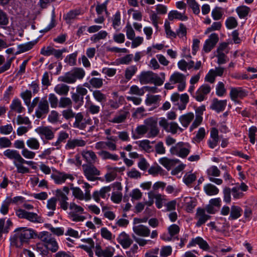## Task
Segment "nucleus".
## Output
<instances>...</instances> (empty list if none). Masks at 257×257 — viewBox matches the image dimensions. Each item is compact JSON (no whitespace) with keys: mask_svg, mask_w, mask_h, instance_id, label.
Masks as SVG:
<instances>
[{"mask_svg":"<svg viewBox=\"0 0 257 257\" xmlns=\"http://www.w3.org/2000/svg\"><path fill=\"white\" fill-rule=\"evenodd\" d=\"M81 155L87 163V164H94L97 159L95 153L91 150H83L81 152Z\"/></svg>","mask_w":257,"mask_h":257,"instance_id":"obj_23","label":"nucleus"},{"mask_svg":"<svg viewBox=\"0 0 257 257\" xmlns=\"http://www.w3.org/2000/svg\"><path fill=\"white\" fill-rule=\"evenodd\" d=\"M92 95L96 101L100 103L105 102L106 100V95L98 90L93 91Z\"/></svg>","mask_w":257,"mask_h":257,"instance_id":"obj_51","label":"nucleus"},{"mask_svg":"<svg viewBox=\"0 0 257 257\" xmlns=\"http://www.w3.org/2000/svg\"><path fill=\"white\" fill-rule=\"evenodd\" d=\"M140 148L142 150L149 153L152 151V147L150 145V142L148 140H145L141 141L136 142Z\"/></svg>","mask_w":257,"mask_h":257,"instance_id":"obj_46","label":"nucleus"},{"mask_svg":"<svg viewBox=\"0 0 257 257\" xmlns=\"http://www.w3.org/2000/svg\"><path fill=\"white\" fill-rule=\"evenodd\" d=\"M56 203L57 200L56 196L48 200L47 207L48 209L51 210V211L48 213V216H51L54 214V211L56 209Z\"/></svg>","mask_w":257,"mask_h":257,"instance_id":"obj_41","label":"nucleus"},{"mask_svg":"<svg viewBox=\"0 0 257 257\" xmlns=\"http://www.w3.org/2000/svg\"><path fill=\"white\" fill-rule=\"evenodd\" d=\"M81 241L87 243L88 245H80L79 247L88 252L89 257H93V252L92 249L94 247V242L92 239H82Z\"/></svg>","mask_w":257,"mask_h":257,"instance_id":"obj_29","label":"nucleus"},{"mask_svg":"<svg viewBox=\"0 0 257 257\" xmlns=\"http://www.w3.org/2000/svg\"><path fill=\"white\" fill-rule=\"evenodd\" d=\"M87 112L91 114H98L100 111V107L90 102L87 107Z\"/></svg>","mask_w":257,"mask_h":257,"instance_id":"obj_57","label":"nucleus"},{"mask_svg":"<svg viewBox=\"0 0 257 257\" xmlns=\"http://www.w3.org/2000/svg\"><path fill=\"white\" fill-rule=\"evenodd\" d=\"M194 117V115L193 113L188 112L186 114L181 115L179 118V120L183 127L187 128L188 127Z\"/></svg>","mask_w":257,"mask_h":257,"instance_id":"obj_31","label":"nucleus"},{"mask_svg":"<svg viewBox=\"0 0 257 257\" xmlns=\"http://www.w3.org/2000/svg\"><path fill=\"white\" fill-rule=\"evenodd\" d=\"M51 178L56 184H58L64 183L67 179H69L71 180L74 179L73 177L71 175L60 172L52 174Z\"/></svg>","mask_w":257,"mask_h":257,"instance_id":"obj_21","label":"nucleus"},{"mask_svg":"<svg viewBox=\"0 0 257 257\" xmlns=\"http://www.w3.org/2000/svg\"><path fill=\"white\" fill-rule=\"evenodd\" d=\"M250 8L246 6H240L236 9V12L240 18H244L247 16Z\"/></svg>","mask_w":257,"mask_h":257,"instance_id":"obj_52","label":"nucleus"},{"mask_svg":"<svg viewBox=\"0 0 257 257\" xmlns=\"http://www.w3.org/2000/svg\"><path fill=\"white\" fill-rule=\"evenodd\" d=\"M77 52H76L68 55L65 59V61L67 62L70 66H74L76 64V57Z\"/></svg>","mask_w":257,"mask_h":257,"instance_id":"obj_55","label":"nucleus"},{"mask_svg":"<svg viewBox=\"0 0 257 257\" xmlns=\"http://www.w3.org/2000/svg\"><path fill=\"white\" fill-rule=\"evenodd\" d=\"M10 108L12 110L19 113H22L25 109L22 106L21 100L18 98H15L13 100L10 105Z\"/></svg>","mask_w":257,"mask_h":257,"instance_id":"obj_35","label":"nucleus"},{"mask_svg":"<svg viewBox=\"0 0 257 257\" xmlns=\"http://www.w3.org/2000/svg\"><path fill=\"white\" fill-rule=\"evenodd\" d=\"M35 44V43L34 42H29L18 45V51L16 52V54H21L31 50Z\"/></svg>","mask_w":257,"mask_h":257,"instance_id":"obj_40","label":"nucleus"},{"mask_svg":"<svg viewBox=\"0 0 257 257\" xmlns=\"http://www.w3.org/2000/svg\"><path fill=\"white\" fill-rule=\"evenodd\" d=\"M75 114L71 108H69L66 109H64L62 111V115L63 117L67 119H70L73 118L75 116Z\"/></svg>","mask_w":257,"mask_h":257,"instance_id":"obj_60","label":"nucleus"},{"mask_svg":"<svg viewBox=\"0 0 257 257\" xmlns=\"http://www.w3.org/2000/svg\"><path fill=\"white\" fill-rule=\"evenodd\" d=\"M85 74V71L82 68L76 67L64 75L60 76L58 80L64 83L72 84L74 83L77 79H82Z\"/></svg>","mask_w":257,"mask_h":257,"instance_id":"obj_4","label":"nucleus"},{"mask_svg":"<svg viewBox=\"0 0 257 257\" xmlns=\"http://www.w3.org/2000/svg\"><path fill=\"white\" fill-rule=\"evenodd\" d=\"M242 209L240 207L232 206L231 207L229 218L231 219H236L241 215Z\"/></svg>","mask_w":257,"mask_h":257,"instance_id":"obj_44","label":"nucleus"},{"mask_svg":"<svg viewBox=\"0 0 257 257\" xmlns=\"http://www.w3.org/2000/svg\"><path fill=\"white\" fill-rule=\"evenodd\" d=\"M184 205L188 212H191L196 205L195 199L192 197H186L184 198Z\"/></svg>","mask_w":257,"mask_h":257,"instance_id":"obj_36","label":"nucleus"},{"mask_svg":"<svg viewBox=\"0 0 257 257\" xmlns=\"http://www.w3.org/2000/svg\"><path fill=\"white\" fill-rule=\"evenodd\" d=\"M13 131V127L11 124L0 126V133L3 135H9Z\"/></svg>","mask_w":257,"mask_h":257,"instance_id":"obj_62","label":"nucleus"},{"mask_svg":"<svg viewBox=\"0 0 257 257\" xmlns=\"http://www.w3.org/2000/svg\"><path fill=\"white\" fill-rule=\"evenodd\" d=\"M144 123L148 127L149 138L155 137L159 134V129L157 126V121L153 117H150L144 120Z\"/></svg>","mask_w":257,"mask_h":257,"instance_id":"obj_12","label":"nucleus"},{"mask_svg":"<svg viewBox=\"0 0 257 257\" xmlns=\"http://www.w3.org/2000/svg\"><path fill=\"white\" fill-rule=\"evenodd\" d=\"M73 195L77 199L80 200H85L86 197L85 193L79 187H73L71 188Z\"/></svg>","mask_w":257,"mask_h":257,"instance_id":"obj_48","label":"nucleus"},{"mask_svg":"<svg viewBox=\"0 0 257 257\" xmlns=\"http://www.w3.org/2000/svg\"><path fill=\"white\" fill-rule=\"evenodd\" d=\"M20 96L24 101L25 103L28 106L30 104L31 99L32 96V92L30 90H26L20 94Z\"/></svg>","mask_w":257,"mask_h":257,"instance_id":"obj_50","label":"nucleus"},{"mask_svg":"<svg viewBox=\"0 0 257 257\" xmlns=\"http://www.w3.org/2000/svg\"><path fill=\"white\" fill-rule=\"evenodd\" d=\"M185 11L183 13H181L177 11H171L168 14V19L170 21H173L174 19H178L181 21H185L188 19V17L185 15Z\"/></svg>","mask_w":257,"mask_h":257,"instance_id":"obj_33","label":"nucleus"},{"mask_svg":"<svg viewBox=\"0 0 257 257\" xmlns=\"http://www.w3.org/2000/svg\"><path fill=\"white\" fill-rule=\"evenodd\" d=\"M4 155L11 160H14L16 162H20L22 156L19 153L14 150L8 149L4 152Z\"/></svg>","mask_w":257,"mask_h":257,"instance_id":"obj_32","label":"nucleus"},{"mask_svg":"<svg viewBox=\"0 0 257 257\" xmlns=\"http://www.w3.org/2000/svg\"><path fill=\"white\" fill-rule=\"evenodd\" d=\"M83 173L86 178L89 181H94L95 176L100 175V171L93 164H84L82 165Z\"/></svg>","mask_w":257,"mask_h":257,"instance_id":"obj_11","label":"nucleus"},{"mask_svg":"<svg viewBox=\"0 0 257 257\" xmlns=\"http://www.w3.org/2000/svg\"><path fill=\"white\" fill-rule=\"evenodd\" d=\"M57 201L59 202L60 208L63 210H67L69 207L70 204L68 202V197L64 192L60 189L56 191L55 195Z\"/></svg>","mask_w":257,"mask_h":257,"instance_id":"obj_15","label":"nucleus"},{"mask_svg":"<svg viewBox=\"0 0 257 257\" xmlns=\"http://www.w3.org/2000/svg\"><path fill=\"white\" fill-rule=\"evenodd\" d=\"M72 101L69 97H62L59 101L58 107L60 108H71Z\"/></svg>","mask_w":257,"mask_h":257,"instance_id":"obj_45","label":"nucleus"},{"mask_svg":"<svg viewBox=\"0 0 257 257\" xmlns=\"http://www.w3.org/2000/svg\"><path fill=\"white\" fill-rule=\"evenodd\" d=\"M247 95L246 92L241 87H231L230 92V96L233 101L238 98H242Z\"/></svg>","mask_w":257,"mask_h":257,"instance_id":"obj_20","label":"nucleus"},{"mask_svg":"<svg viewBox=\"0 0 257 257\" xmlns=\"http://www.w3.org/2000/svg\"><path fill=\"white\" fill-rule=\"evenodd\" d=\"M107 35V33L105 31H100L96 34L94 35L91 40L94 42H96L99 40L105 39Z\"/></svg>","mask_w":257,"mask_h":257,"instance_id":"obj_63","label":"nucleus"},{"mask_svg":"<svg viewBox=\"0 0 257 257\" xmlns=\"http://www.w3.org/2000/svg\"><path fill=\"white\" fill-rule=\"evenodd\" d=\"M98 154L103 160L110 159L117 161L119 159L118 155L111 154L106 151L101 150L98 152Z\"/></svg>","mask_w":257,"mask_h":257,"instance_id":"obj_38","label":"nucleus"},{"mask_svg":"<svg viewBox=\"0 0 257 257\" xmlns=\"http://www.w3.org/2000/svg\"><path fill=\"white\" fill-rule=\"evenodd\" d=\"M180 231V228L178 225L177 224H172L168 227V231L171 236V237H168L167 239L163 238V239L165 240H170L171 239V237L174 235L177 234L179 233Z\"/></svg>","mask_w":257,"mask_h":257,"instance_id":"obj_53","label":"nucleus"},{"mask_svg":"<svg viewBox=\"0 0 257 257\" xmlns=\"http://www.w3.org/2000/svg\"><path fill=\"white\" fill-rule=\"evenodd\" d=\"M180 162L178 159H169L167 158H163L159 160V162L167 169H170L175 163Z\"/></svg>","mask_w":257,"mask_h":257,"instance_id":"obj_37","label":"nucleus"},{"mask_svg":"<svg viewBox=\"0 0 257 257\" xmlns=\"http://www.w3.org/2000/svg\"><path fill=\"white\" fill-rule=\"evenodd\" d=\"M188 5L192 9L193 13L197 15L200 13L199 5L195 0H189L187 2Z\"/></svg>","mask_w":257,"mask_h":257,"instance_id":"obj_59","label":"nucleus"},{"mask_svg":"<svg viewBox=\"0 0 257 257\" xmlns=\"http://www.w3.org/2000/svg\"><path fill=\"white\" fill-rule=\"evenodd\" d=\"M37 236L41 241L45 243L47 248L53 252L57 251L59 248L58 244L54 238L52 236L51 234L47 231L40 233Z\"/></svg>","mask_w":257,"mask_h":257,"instance_id":"obj_6","label":"nucleus"},{"mask_svg":"<svg viewBox=\"0 0 257 257\" xmlns=\"http://www.w3.org/2000/svg\"><path fill=\"white\" fill-rule=\"evenodd\" d=\"M89 82L93 87L95 88H99L103 85V80L102 78L93 77L89 81Z\"/></svg>","mask_w":257,"mask_h":257,"instance_id":"obj_58","label":"nucleus"},{"mask_svg":"<svg viewBox=\"0 0 257 257\" xmlns=\"http://www.w3.org/2000/svg\"><path fill=\"white\" fill-rule=\"evenodd\" d=\"M128 114L129 112L128 111L125 110H120L113 117V118L110 120V122L115 123L123 122L125 121Z\"/></svg>","mask_w":257,"mask_h":257,"instance_id":"obj_28","label":"nucleus"},{"mask_svg":"<svg viewBox=\"0 0 257 257\" xmlns=\"http://www.w3.org/2000/svg\"><path fill=\"white\" fill-rule=\"evenodd\" d=\"M54 91L59 95H67L70 90V87L64 83H60L54 87Z\"/></svg>","mask_w":257,"mask_h":257,"instance_id":"obj_34","label":"nucleus"},{"mask_svg":"<svg viewBox=\"0 0 257 257\" xmlns=\"http://www.w3.org/2000/svg\"><path fill=\"white\" fill-rule=\"evenodd\" d=\"M196 244H198L200 248L205 250H207L210 248L207 242L200 237L193 238L190 242L188 246H193Z\"/></svg>","mask_w":257,"mask_h":257,"instance_id":"obj_24","label":"nucleus"},{"mask_svg":"<svg viewBox=\"0 0 257 257\" xmlns=\"http://www.w3.org/2000/svg\"><path fill=\"white\" fill-rule=\"evenodd\" d=\"M159 77L158 74L153 73L152 71H143L139 77V81L142 84L148 83H154L155 85H162L165 79L164 73H161Z\"/></svg>","mask_w":257,"mask_h":257,"instance_id":"obj_3","label":"nucleus"},{"mask_svg":"<svg viewBox=\"0 0 257 257\" xmlns=\"http://www.w3.org/2000/svg\"><path fill=\"white\" fill-rule=\"evenodd\" d=\"M149 86H145L140 88L137 85H133L130 87L129 93L131 94L143 96L145 93V89H148Z\"/></svg>","mask_w":257,"mask_h":257,"instance_id":"obj_42","label":"nucleus"},{"mask_svg":"<svg viewBox=\"0 0 257 257\" xmlns=\"http://www.w3.org/2000/svg\"><path fill=\"white\" fill-rule=\"evenodd\" d=\"M211 91V87L208 84H204L201 86L197 90L195 94V98L198 101H202L206 95Z\"/></svg>","mask_w":257,"mask_h":257,"instance_id":"obj_18","label":"nucleus"},{"mask_svg":"<svg viewBox=\"0 0 257 257\" xmlns=\"http://www.w3.org/2000/svg\"><path fill=\"white\" fill-rule=\"evenodd\" d=\"M49 111V104L46 97L42 98L39 101L37 108L35 111V115L38 118L42 117L44 115L47 114Z\"/></svg>","mask_w":257,"mask_h":257,"instance_id":"obj_13","label":"nucleus"},{"mask_svg":"<svg viewBox=\"0 0 257 257\" xmlns=\"http://www.w3.org/2000/svg\"><path fill=\"white\" fill-rule=\"evenodd\" d=\"M114 252V249L112 247L108 246L102 249L99 244L95 246V253L98 257H112Z\"/></svg>","mask_w":257,"mask_h":257,"instance_id":"obj_16","label":"nucleus"},{"mask_svg":"<svg viewBox=\"0 0 257 257\" xmlns=\"http://www.w3.org/2000/svg\"><path fill=\"white\" fill-rule=\"evenodd\" d=\"M107 173L105 175V179L106 182H109L113 181L116 176L118 168L117 167H113L110 165L106 166Z\"/></svg>","mask_w":257,"mask_h":257,"instance_id":"obj_27","label":"nucleus"},{"mask_svg":"<svg viewBox=\"0 0 257 257\" xmlns=\"http://www.w3.org/2000/svg\"><path fill=\"white\" fill-rule=\"evenodd\" d=\"M191 149V147L189 144L179 142L171 147L170 153L172 155H175L181 158L185 159L189 154Z\"/></svg>","mask_w":257,"mask_h":257,"instance_id":"obj_5","label":"nucleus"},{"mask_svg":"<svg viewBox=\"0 0 257 257\" xmlns=\"http://www.w3.org/2000/svg\"><path fill=\"white\" fill-rule=\"evenodd\" d=\"M117 240L123 248H128L133 242L129 235L124 232L118 235Z\"/></svg>","mask_w":257,"mask_h":257,"instance_id":"obj_19","label":"nucleus"},{"mask_svg":"<svg viewBox=\"0 0 257 257\" xmlns=\"http://www.w3.org/2000/svg\"><path fill=\"white\" fill-rule=\"evenodd\" d=\"M133 230L134 233L138 236L137 237L133 235V237L135 241L140 246H144L147 244H152L154 243L153 241L149 239H146L141 237H146L150 235L151 238L153 239L157 237L158 235L157 230H154L151 233L150 228L147 226L143 224L134 226L133 228Z\"/></svg>","mask_w":257,"mask_h":257,"instance_id":"obj_2","label":"nucleus"},{"mask_svg":"<svg viewBox=\"0 0 257 257\" xmlns=\"http://www.w3.org/2000/svg\"><path fill=\"white\" fill-rule=\"evenodd\" d=\"M169 81L172 83L178 84L177 88L179 91H183L186 87V76L179 72L173 73L170 77Z\"/></svg>","mask_w":257,"mask_h":257,"instance_id":"obj_8","label":"nucleus"},{"mask_svg":"<svg viewBox=\"0 0 257 257\" xmlns=\"http://www.w3.org/2000/svg\"><path fill=\"white\" fill-rule=\"evenodd\" d=\"M17 216L20 218L26 219L33 223H41L42 218L36 213L26 211L25 210L20 209L16 212Z\"/></svg>","mask_w":257,"mask_h":257,"instance_id":"obj_10","label":"nucleus"},{"mask_svg":"<svg viewBox=\"0 0 257 257\" xmlns=\"http://www.w3.org/2000/svg\"><path fill=\"white\" fill-rule=\"evenodd\" d=\"M36 132L39 135L42 139L52 140L54 138V132L51 127L48 126H42L35 130Z\"/></svg>","mask_w":257,"mask_h":257,"instance_id":"obj_14","label":"nucleus"},{"mask_svg":"<svg viewBox=\"0 0 257 257\" xmlns=\"http://www.w3.org/2000/svg\"><path fill=\"white\" fill-rule=\"evenodd\" d=\"M204 192L209 196L217 195L219 193V189L214 185L209 183L204 187Z\"/></svg>","mask_w":257,"mask_h":257,"instance_id":"obj_39","label":"nucleus"},{"mask_svg":"<svg viewBox=\"0 0 257 257\" xmlns=\"http://www.w3.org/2000/svg\"><path fill=\"white\" fill-rule=\"evenodd\" d=\"M227 105L226 100H219L216 98H214L210 106L211 109L215 110L217 112L222 111L224 110Z\"/></svg>","mask_w":257,"mask_h":257,"instance_id":"obj_22","label":"nucleus"},{"mask_svg":"<svg viewBox=\"0 0 257 257\" xmlns=\"http://www.w3.org/2000/svg\"><path fill=\"white\" fill-rule=\"evenodd\" d=\"M137 71L138 68L135 65H131L128 67L125 70V78L127 80H130Z\"/></svg>","mask_w":257,"mask_h":257,"instance_id":"obj_47","label":"nucleus"},{"mask_svg":"<svg viewBox=\"0 0 257 257\" xmlns=\"http://www.w3.org/2000/svg\"><path fill=\"white\" fill-rule=\"evenodd\" d=\"M28 147L33 150H38L40 148V143L38 140L34 138L29 139L26 142Z\"/></svg>","mask_w":257,"mask_h":257,"instance_id":"obj_49","label":"nucleus"},{"mask_svg":"<svg viewBox=\"0 0 257 257\" xmlns=\"http://www.w3.org/2000/svg\"><path fill=\"white\" fill-rule=\"evenodd\" d=\"M11 202L12 199L10 198H7L3 202L0 209V212L1 213L4 215H6L8 213L9 207Z\"/></svg>","mask_w":257,"mask_h":257,"instance_id":"obj_56","label":"nucleus"},{"mask_svg":"<svg viewBox=\"0 0 257 257\" xmlns=\"http://www.w3.org/2000/svg\"><path fill=\"white\" fill-rule=\"evenodd\" d=\"M86 145V142L81 139H70L67 141L65 145L66 150L74 149L76 147H84Z\"/></svg>","mask_w":257,"mask_h":257,"instance_id":"obj_26","label":"nucleus"},{"mask_svg":"<svg viewBox=\"0 0 257 257\" xmlns=\"http://www.w3.org/2000/svg\"><path fill=\"white\" fill-rule=\"evenodd\" d=\"M218 35L215 33L210 35L208 39L206 40L203 46V50L208 53L215 46L218 41Z\"/></svg>","mask_w":257,"mask_h":257,"instance_id":"obj_17","label":"nucleus"},{"mask_svg":"<svg viewBox=\"0 0 257 257\" xmlns=\"http://www.w3.org/2000/svg\"><path fill=\"white\" fill-rule=\"evenodd\" d=\"M176 36L179 38L185 37L187 34V28L186 26L182 23L179 25V28L176 30Z\"/></svg>","mask_w":257,"mask_h":257,"instance_id":"obj_61","label":"nucleus"},{"mask_svg":"<svg viewBox=\"0 0 257 257\" xmlns=\"http://www.w3.org/2000/svg\"><path fill=\"white\" fill-rule=\"evenodd\" d=\"M14 232L10 240L11 246L16 248H22L24 244L28 243L31 239L37 237L34 230L27 227L18 228Z\"/></svg>","mask_w":257,"mask_h":257,"instance_id":"obj_1","label":"nucleus"},{"mask_svg":"<svg viewBox=\"0 0 257 257\" xmlns=\"http://www.w3.org/2000/svg\"><path fill=\"white\" fill-rule=\"evenodd\" d=\"M49 101L50 102L51 107L56 108L58 106L59 101L57 97L54 93H50L49 95Z\"/></svg>","mask_w":257,"mask_h":257,"instance_id":"obj_64","label":"nucleus"},{"mask_svg":"<svg viewBox=\"0 0 257 257\" xmlns=\"http://www.w3.org/2000/svg\"><path fill=\"white\" fill-rule=\"evenodd\" d=\"M69 208L71 211L69 213V216L71 220L75 222H82L83 221L86 217L84 216L79 214L84 213V209L80 206L77 205L74 202L70 203Z\"/></svg>","mask_w":257,"mask_h":257,"instance_id":"obj_7","label":"nucleus"},{"mask_svg":"<svg viewBox=\"0 0 257 257\" xmlns=\"http://www.w3.org/2000/svg\"><path fill=\"white\" fill-rule=\"evenodd\" d=\"M75 122L73 123V126L76 128L83 130L85 128V125L81 123V121L83 118V115L81 112L78 113L76 114H75Z\"/></svg>","mask_w":257,"mask_h":257,"instance_id":"obj_43","label":"nucleus"},{"mask_svg":"<svg viewBox=\"0 0 257 257\" xmlns=\"http://www.w3.org/2000/svg\"><path fill=\"white\" fill-rule=\"evenodd\" d=\"M205 210L202 208H198L197 210L196 216L198 218V221L196 223V226H200L205 223L209 219L210 216L205 214Z\"/></svg>","mask_w":257,"mask_h":257,"instance_id":"obj_30","label":"nucleus"},{"mask_svg":"<svg viewBox=\"0 0 257 257\" xmlns=\"http://www.w3.org/2000/svg\"><path fill=\"white\" fill-rule=\"evenodd\" d=\"M148 197L150 200L156 199V205L158 208L162 207L163 201L165 200L164 196L154 191H150L148 193Z\"/></svg>","mask_w":257,"mask_h":257,"instance_id":"obj_25","label":"nucleus"},{"mask_svg":"<svg viewBox=\"0 0 257 257\" xmlns=\"http://www.w3.org/2000/svg\"><path fill=\"white\" fill-rule=\"evenodd\" d=\"M159 124L167 132L173 135L176 134L178 131L182 133L184 131V129L179 126L177 122L175 121L168 122L165 118H162L159 121Z\"/></svg>","mask_w":257,"mask_h":257,"instance_id":"obj_9","label":"nucleus"},{"mask_svg":"<svg viewBox=\"0 0 257 257\" xmlns=\"http://www.w3.org/2000/svg\"><path fill=\"white\" fill-rule=\"evenodd\" d=\"M80 14V11L74 10L70 11L66 15L64 16V18L67 21H70L76 18L77 16H79Z\"/></svg>","mask_w":257,"mask_h":257,"instance_id":"obj_54","label":"nucleus"}]
</instances>
